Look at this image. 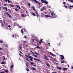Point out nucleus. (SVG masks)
<instances>
[{
    "label": "nucleus",
    "instance_id": "f257e3e1",
    "mask_svg": "<svg viewBox=\"0 0 73 73\" xmlns=\"http://www.w3.org/2000/svg\"><path fill=\"white\" fill-rule=\"evenodd\" d=\"M34 59L35 61H36V60H37V61H40V60L38 58L37 59L36 58H34Z\"/></svg>",
    "mask_w": 73,
    "mask_h": 73
},
{
    "label": "nucleus",
    "instance_id": "f03ea898",
    "mask_svg": "<svg viewBox=\"0 0 73 73\" xmlns=\"http://www.w3.org/2000/svg\"><path fill=\"white\" fill-rule=\"evenodd\" d=\"M35 14H36V15H36V17H38V16H39L38 13H37V12H35Z\"/></svg>",
    "mask_w": 73,
    "mask_h": 73
},
{
    "label": "nucleus",
    "instance_id": "7ed1b4c3",
    "mask_svg": "<svg viewBox=\"0 0 73 73\" xmlns=\"http://www.w3.org/2000/svg\"><path fill=\"white\" fill-rule=\"evenodd\" d=\"M43 3L46 4H48V2L46 1V0H45Z\"/></svg>",
    "mask_w": 73,
    "mask_h": 73
},
{
    "label": "nucleus",
    "instance_id": "20e7f679",
    "mask_svg": "<svg viewBox=\"0 0 73 73\" xmlns=\"http://www.w3.org/2000/svg\"><path fill=\"white\" fill-rule=\"evenodd\" d=\"M61 58H60V59H61V60H63V59H64V57L63 55H61Z\"/></svg>",
    "mask_w": 73,
    "mask_h": 73
},
{
    "label": "nucleus",
    "instance_id": "39448f33",
    "mask_svg": "<svg viewBox=\"0 0 73 73\" xmlns=\"http://www.w3.org/2000/svg\"><path fill=\"white\" fill-rule=\"evenodd\" d=\"M34 1L35 3H38V4H40V2H38L37 0H34Z\"/></svg>",
    "mask_w": 73,
    "mask_h": 73
},
{
    "label": "nucleus",
    "instance_id": "423d86ee",
    "mask_svg": "<svg viewBox=\"0 0 73 73\" xmlns=\"http://www.w3.org/2000/svg\"><path fill=\"white\" fill-rule=\"evenodd\" d=\"M56 68L57 69H59V70H61V68L60 67L57 66Z\"/></svg>",
    "mask_w": 73,
    "mask_h": 73
},
{
    "label": "nucleus",
    "instance_id": "0eeeda50",
    "mask_svg": "<svg viewBox=\"0 0 73 73\" xmlns=\"http://www.w3.org/2000/svg\"><path fill=\"white\" fill-rule=\"evenodd\" d=\"M73 8V5L70 6L68 8L70 9H72V8Z\"/></svg>",
    "mask_w": 73,
    "mask_h": 73
},
{
    "label": "nucleus",
    "instance_id": "6e6552de",
    "mask_svg": "<svg viewBox=\"0 0 73 73\" xmlns=\"http://www.w3.org/2000/svg\"><path fill=\"white\" fill-rule=\"evenodd\" d=\"M44 58L46 59V60H49V58H47L46 56L45 55H44Z\"/></svg>",
    "mask_w": 73,
    "mask_h": 73
},
{
    "label": "nucleus",
    "instance_id": "1a4fd4ad",
    "mask_svg": "<svg viewBox=\"0 0 73 73\" xmlns=\"http://www.w3.org/2000/svg\"><path fill=\"white\" fill-rule=\"evenodd\" d=\"M50 54L51 55V56H55V55L53 54V53H52L51 52H50Z\"/></svg>",
    "mask_w": 73,
    "mask_h": 73
},
{
    "label": "nucleus",
    "instance_id": "9d476101",
    "mask_svg": "<svg viewBox=\"0 0 73 73\" xmlns=\"http://www.w3.org/2000/svg\"><path fill=\"white\" fill-rule=\"evenodd\" d=\"M31 69H32V70H36V69L34 67L32 68Z\"/></svg>",
    "mask_w": 73,
    "mask_h": 73
},
{
    "label": "nucleus",
    "instance_id": "9b49d317",
    "mask_svg": "<svg viewBox=\"0 0 73 73\" xmlns=\"http://www.w3.org/2000/svg\"><path fill=\"white\" fill-rule=\"evenodd\" d=\"M17 8H19V9H21V7H19V5H17Z\"/></svg>",
    "mask_w": 73,
    "mask_h": 73
},
{
    "label": "nucleus",
    "instance_id": "f8f14e48",
    "mask_svg": "<svg viewBox=\"0 0 73 73\" xmlns=\"http://www.w3.org/2000/svg\"><path fill=\"white\" fill-rule=\"evenodd\" d=\"M28 58H31V59H33V57L31 56H29Z\"/></svg>",
    "mask_w": 73,
    "mask_h": 73
},
{
    "label": "nucleus",
    "instance_id": "ddd939ff",
    "mask_svg": "<svg viewBox=\"0 0 73 73\" xmlns=\"http://www.w3.org/2000/svg\"><path fill=\"white\" fill-rule=\"evenodd\" d=\"M68 1L69 2H71V3H73V0H68Z\"/></svg>",
    "mask_w": 73,
    "mask_h": 73
},
{
    "label": "nucleus",
    "instance_id": "4468645a",
    "mask_svg": "<svg viewBox=\"0 0 73 73\" xmlns=\"http://www.w3.org/2000/svg\"><path fill=\"white\" fill-rule=\"evenodd\" d=\"M32 15L34 16H36V14H35L34 13H32Z\"/></svg>",
    "mask_w": 73,
    "mask_h": 73
},
{
    "label": "nucleus",
    "instance_id": "2eb2a0df",
    "mask_svg": "<svg viewBox=\"0 0 73 73\" xmlns=\"http://www.w3.org/2000/svg\"><path fill=\"white\" fill-rule=\"evenodd\" d=\"M30 64L31 65H34V64H35V63L32 62H31L30 63Z\"/></svg>",
    "mask_w": 73,
    "mask_h": 73
},
{
    "label": "nucleus",
    "instance_id": "dca6fc26",
    "mask_svg": "<svg viewBox=\"0 0 73 73\" xmlns=\"http://www.w3.org/2000/svg\"><path fill=\"white\" fill-rule=\"evenodd\" d=\"M68 69V68H64L63 69V70H67Z\"/></svg>",
    "mask_w": 73,
    "mask_h": 73
},
{
    "label": "nucleus",
    "instance_id": "f3484780",
    "mask_svg": "<svg viewBox=\"0 0 73 73\" xmlns=\"http://www.w3.org/2000/svg\"><path fill=\"white\" fill-rule=\"evenodd\" d=\"M33 56H35V57H37V55L36 54H33Z\"/></svg>",
    "mask_w": 73,
    "mask_h": 73
},
{
    "label": "nucleus",
    "instance_id": "a211bd4d",
    "mask_svg": "<svg viewBox=\"0 0 73 73\" xmlns=\"http://www.w3.org/2000/svg\"><path fill=\"white\" fill-rule=\"evenodd\" d=\"M46 65L47 66H49V67H50V65H49V64H48V63H46Z\"/></svg>",
    "mask_w": 73,
    "mask_h": 73
},
{
    "label": "nucleus",
    "instance_id": "6ab92c4d",
    "mask_svg": "<svg viewBox=\"0 0 73 73\" xmlns=\"http://www.w3.org/2000/svg\"><path fill=\"white\" fill-rule=\"evenodd\" d=\"M26 59L29 61V62L30 61V60L28 59V58H26Z\"/></svg>",
    "mask_w": 73,
    "mask_h": 73
},
{
    "label": "nucleus",
    "instance_id": "aec40b11",
    "mask_svg": "<svg viewBox=\"0 0 73 73\" xmlns=\"http://www.w3.org/2000/svg\"><path fill=\"white\" fill-rule=\"evenodd\" d=\"M5 72H6V73H8V70H6L4 71Z\"/></svg>",
    "mask_w": 73,
    "mask_h": 73
},
{
    "label": "nucleus",
    "instance_id": "412c9836",
    "mask_svg": "<svg viewBox=\"0 0 73 73\" xmlns=\"http://www.w3.org/2000/svg\"><path fill=\"white\" fill-rule=\"evenodd\" d=\"M35 54H36V55H38H38H39V54H38V53L36 52H35Z\"/></svg>",
    "mask_w": 73,
    "mask_h": 73
},
{
    "label": "nucleus",
    "instance_id": "4be33fe9",
    "mask_svg": "<svg viewBox=\"0 0 73 73\" xmlns=\"http://www.w3.org/2000/svg\"><path fill=\"white\" fill-rule=\"evenodd\" d=\"M10 5L11 7H14V5L12 4H10Z\"/></svg>",
    "mask_w": 73,
    "mask_h": 73
},
{
    "label": "nucleus",
    "instance_id": "5701e85b",
    "mask_svg": "<svg viewBox=\"0 0 73 73\" xmlns=\"http://www.w3.org/2000/svg\"><path fill=\"white\" fill-rule=\"evenodd\" d=\"M0 43H3V42H4L2 40H1L0 41Z\"/></svg>",
    "mask_w": 73,
    "mask_h": 73
},
{
    "label": "nucleus",
    "instance_id": "b1692460",
    "mask_svg": "<svg viewBox=\"0 0 73 73\" xmlns=\"http://www.w3.org/2000/svg\"><path fill=\"white\" fill-rule=\"evenodd\" d=\"M45 17H49V15H45Z\"/></svg>",
    "mask_w": 73,
    "mask_h": 73
},
{
    "label": "nucleus",
    "instance_id": "393cba45",
    "mask_svg": "<svg viewBox=\"0 0 73 73\" xmlns=\"http://www.w3.org/2000/svg\"><path fill=\"white\" fill-rule=\"evenodd\" d=\"M3 61H4V60H5V56H3Z\"/></svg>",
    "mask_w": 73,
    "mask_h": 73
},
{
    "label": "nucleus",
    "instance_id": "a878e982",
    "mask_svg": "<svg viewBox=\"0 0 73 73\" xmlns=\"http://www.w3.org/2000/svg\"><path fill=\"white\" fill-rule=\"evenodd\" d=\"M19 47H20V49L21 50V49H22V47H21V45H19Z\"/></svg>",
    "mask_w": 73,
    "mask_h": 73
},
{
    "label": "nucleus",
    "instance_id": "bb28decb",
    "mask_svg": "<svg viewBox=\"0 0 73 73\" xmlns=\"http://www.w3.org/2000/svg\"><path fill=\"white\" fill-rule=\"evenodd\" d=\"M21 33L22 34H24V31H23V30H21Z\"/></svg>",
    "mask_w": 73,
    "mask_h": 73
},
{
    "label": "nucleus",
    "instance_id": "cd10ccee",
    "mask_svg": "<svg viewBox=\"0 0 73 73\" xmlns=\"http://www.w3.org/2000/svg\"><path fill=\"white\" fill-rule=\"evenodd\" d=\"M28 5L29 6V7H31V4H30V3H28Z\"/></svg>",
    "mask_w": 73,
    "mask_h": 73
},
{
    "label": "nucleus",
    "instance_id": "c85d7f7f",
    "mask_svg": "<svg viewBox=\"0 0 73 73\" xmlns=\"http://www.w3.org/2000/svg\"><path fill=\"white\" fill-rule=\"evenodd\" d=\"M3 26H4V23H1V27H3Z\"/></svg>",
    "mask_w": 73,
    "mask_h": 73
},
{
    "label": "nucleus",
    "instance_id": "c756f323",
    "mask_svg": "<svg viewBox=\"0 0 73 73\" xmlns=\"http://www.w3.org/2000/svg\"><path fill=\"white\" fill-rule=\"evenodd\" d=\"M13 66H14V65H12L11 67V69H12L13 68Z\"/></svg>",
    "mask_w": 73,
    "mask_h": 73
},
{
    "label": "nucleus",
    "instance_id": "7c9ffc66",
    "mask_svg": "<svg viewBox=\"0 0 73 73\" xmlns=\"http://www.w3.org/2000/svg\"><path fill=\"white\" fill-rule=\"evenodd\" d=\"M36 48H38V49H40V46H37L36 47Z\"/></svg>",
    "mask_w": 73,
    "mask_h": 73
},
{
    "label": "nucleus",
    "instance_id": "2f4dec72",
    "mask_svg": "<svg viewBox=\"0 0 73 73\" xmlns=\"http://www.w3.org/2000/svg\"><path fill=\"white\" fill-rule=\"evenodd\" d=\"M59 36L61 37H62V34H60L59 35Z\"/></svg>",
    "mask_w": 73,
    "mask_h": 73
},
{
    "label": "nucleus",
    "instance_id": "473e14b6",
    "mask_svg": "<svg viewBox=\"0 0 73 73\" xmlns=\"http://www.w3.org/2000/svg\"><path fill=\"white\" fill-rule=\"evenodd\" d=\"M33 9L34 10H35V7L33 6Z\"/></svg>",
    "mask_w": 73,
    "mask_h": 73
},
{
    "label": "nucleus",
    "instance_id": "72a5a7b5",
    "mask_svg": "<svg viewBox=\"0 0 73 73\" xmlns=\"http://www.w3.org/2000/svg\"><path fill=\"white\" fill-rule=\"evenodd\" d=\"M26 70H27V71H28V72L29 71V70L28 68H26Z\"/></svg>",
    "mask_w": 73,
    "mask_h": 73
},
{
    "label": "nucleus",
    "instance_id": "f704fd0d",
    "mask_svg": "<svg viewBox=\"0 0 73 73\" xmlns=\"http://www.w3.org/2000/svg\"><path fill=\"white\" fill-rule=\"evenodd\" d=\"M5 9L6 10V11H8V9H7V7H5Z\"/></svg>",
    "mask_w": 73,
    "mask_h": 73
},
{
    "label": "nucleus",
    "instance_id": "c9c22d12",
    "mask_svg": "<svg viewBox=\"0 0 73 73\" xmlns=\"http://www.w3.org/2000/svg\"><path fill=\"white\" fill-rule=\"evenodd\" d=\"M5 64V62H2L1 63V64Z\"/></svg>",
    "mask_w": 73,
    "mask_h": 73
},
{
    "label": "nucleus",
    "instance_id": "e433bc0d",
    "mask_svg": "<svg viewBox=\"0 0 73 73\" xmlns=\"http://www.w3.org/2000/svg\"><path fill=\"white\" fill-rule=\"evenodd\" d=\"M53 14H54V13H51V16H53Z\"/></svg>",
    "mask_w": 73,
    "mask_h": 73
},
{
    "label": "nucleus",
    "instance_id": "4c0bfd02",
    "mask_svg": "<svg viewBox=\"0 0 73 73\" xmlns=\"http://www.w3.org/2000/svg\"><path fill=\"white\" fill-rule=\"evenodd\" d=\"M63 4H64V5H65V4H66V2H63Z\"/></svg>",
    "mask_w": 73,
    "mask_h": 73
},
{
    "label": "nucleus",
    "instance_id": "58836bf2",
    "mask_svg": "<svg viewBox=\"0 0 73 73\" xmlns=\"http://www.w3.org/2000/svg\"><path fill=\"white\" fill-rule=\"evenodd\" d=\"M6 14L7 16H9L10 15L9 14V13H8L7 12H6Z\"/></svg>",
    "mask_w": 73,
    "mask_h": 73
},
{
    "label": "nucleus",
    "instance_id": "ea45409f",
    "mask_svg": "<svg viewBox=\"0 0 73 73\" xmlns=\"http://www.w3.org/2000/svg\"><path fill=\"white\" fill-rule=\"evenodd\" d=\"M61 63H64L65 62L64 61H61Z\"/></svg>",
    "mask_w": 73,
    "mask_h": 73
},
{
    "label": "nucleus",
    "instance_id": "a19ab883",
    "mask_svg": "<svg viewBox=\"0 0 73 73\" xmlns=\"http://www.w3.org/2000/svg\"><path fill=\"white\" fill-rule=\"evenodd\" d=\"M15 11H18V9H17V8H15Z\"/></svg>",
    "mask_w": 73,
    "mask_h": 73
},
{
    "label": "nucleus",
    "instance_id": "79ce46f5",
    "mask_svg": "<svg viewBox=\"0 0 73 73\" xmlns=\"http://www.w3.org/2000/svg\"><path fill=\"white\" fill-rule=\"evenodd\" d=\"M7 1H8V3H11V1L9 0H8Z\"/></svg>",
    "mask_w": 73,
    "mask_h": 73
},
{
    "label": "nucleus",
    "instance_id": "37998d69",
    "mask_svg": "<svg viewBox=\"0 0 73 73\" xmlns=\"http://www.w3.org/2000/svg\"><path fill=\"white\" fill-rule=\"evenodd\" d=\"M24 37L25 38H27V36H24Z\"/></svg>",
    "mask_w": 73,
    "mask_h": 73
},
{
    "label": "nucleus",
    "instance_id": "c03bdc74",
    "mask_svg": "<svg viewBox=\"0 0 73 73\" xmlns=\"http://www.w3.org/2000/svg\"><path fill=\"white\" fill-rule=\"evenodd\" d=\"M25 56H26V57H29V56H28V55H27L26 54H25Z\"/></svg>",
    "mask_w": 73,
    "mask_h": 73
},
{
    "label": "nucleus",
    "instance_id": "a18cd8bd",
    "mask_svg": "<svg viewBox=\"0 0 73 73\" xmlns=\"http://www.w3.org/2000/svg\"><path fill=\"white\" fill-rule=\"evenodd\" d=\"M26 64L27 65H29V63L28 62H26Z\"/></svg>",
    "mask_w": 73,
    "mask_h": 73
},
{
    "label": "nucleus",
    "instance_id": "49530a36",
    "mask_svg": "<svg viewBox=\"0 0 73 73\" xmlns=\"http://www.w3.org/2000/svg\"><path fill=\"white\" fill-rule=\"evenodd\" d=\"M64 7H65V8H68V7H67V6L65 5Z\"/></svg>",
    "mask_w": 73,
    "mask_h": 73
},
{
    "label": "nucleus",
    "instance_id": "de8ad7c7",
    "mask_svg": "<svg viewBox=\"0 0 73 73\" xmlns=\"http://www.w3.org/2000/svg\"><path fill=\"white\" fill-rule=\"evenodd\" d=\"M42 40H43V39H41V40H40V41H41V42H42Z\"/></svg>",
    "mask_w": 73,
    "mask_h": 73
},
{
    "label": "nucleus",
    "instance_id": "09e8293b",
    "mask_svg": "<svg viewBox=\"0 0 73 73\" xmlns=\"http://www.w3.org/2000/svg\"><path fill=\"white\" fill-rule=\"evenodd\" d=\"M30 61H33V59H30Z\"/></svg>",
    "mask_w": 73,
    "mask_h": 73
},
{
    "label": "nucleus",
    "instance_id": "8fccbe9b",
    "mask_svg": "<svg viewBox=\"0 0 73 73\" xmlns=\"http://www.w3.org/2000/svg\"><path fill=\"white\" fill-rule=\"evenodd\" d=\"M31 52H32V54H35L34 52H33L32 51H31Z\"/></svg>",
    "mask_w": 73,
    "mask_h": 73
},
{
    "label": "nucleus",
    "instance_id": "3c124183",
    "mask_svg": "<svg viewBox=\"0 0 73 73\" xmlns=\"http://www.w3.org/2000/svg\"><path fill=\"white\" fill-rule=\"evenodd\" d=\"M41 43H42V42H41V41H40V42H39V44H41Z\"/></svg>",
    "mask_w": 73,
    "mask_h": 73
},
{
    "label": "nucleus",
    "instance_id": "603ef678",
    "mask_svg": "<svg viewBox=\"0 0 73 73\" xmlns=\"http://www.w3.org/2000/svg\"><path fill=\"white\" fill-rule=\"evenodd\" d=\"M9 18H11V15H9Z\"/></svg>",
    "mask_w": 73,
    "mask_h": 73
},
{
    "label": "nucleus",
    "instance_id": "864d4df0",
    "mask_svg": "<svg viewBox=\"0 0 73 73\" xmlns=\"http://www.w3.org/2000/svg\"><path fill=\"white\" fill-rule=\"evenodd\" d=\"M0 73H4V72H0Z\"/></svg>",
    "mask_w": 73,
    "mask_h": 73
},
{
    "label": "nucleus",
    "instance_id": "5fc2aeb1",
    "mask_svg": "<svg viewBox=\"0 0 73 73\" xmlns=\"http://www.w3.org/2000/svg\"><path fill=\"white\" fill-rule=\"evenodd\" d=\"M34 66H35V67H36L37 66V65H33Z\"/></svg>",
    "mask_w": 73,
    "mask_h": 73
},
{
    "label": "nucleus",
    "instance_id": "6e6d98bb",
    "mask_svg": "<svg viewBox=\"0 0 73 73\" xmlns=\"http://www.w3.org/2000/svg\"><path fill=\"white\" fill-rule=\"evenodd\" d=\"M19 52H20V53H21V54H23V52H21V51H20Z\"/></svg>",
    "mask_w": 73,
    "mask_h": 73
},
{
    "label": "nucleus",
    "instance_id": "4d7b16f0",
    "mask_svg": "<svg viewBox=\"0 0 73 73\" xmlns=\"http://www.w3.org/2000/svg\"><path fill=\"white\" fill-rule=\"evenodd\" d=\"M5 7H2V8H3V9H5Z\"/></svg>",
    "mask_w": 73,
    "mask_h": 73
},
{
    "label": "nucleus",
    "instance_id": "13d9d810",
    "mask_svg": "<svg viewBox=\"0 0 73 73\" xmlns=\"http://www.w3.org/2000/svg\"><path fill=\"white\" fill-rule=\"evenodd\" d=\"M8 27L9 28H11V26H10V25H9Z\"/></svg>",
    "mask_w": 73,
    "mask_h": 73
},
{
    "label": "nucleus",
    "instance_id": "bf43d9fd",
    "mask_svg": "<svg viewBox=\"0 0 73 73\" xmlns=\"http://www.w3.org/2000/svg\"><path fill=\"white\" fill-rule=\"evenodd\" d=\"M4 6H7V4H4Z\"/></svg>",
    "mask_w": 73,
    "mask_h": 73
},
{
    "label": "nucleus",
    "instance_id": "052dcab7",
    "mask_svg": "<svg viewBox=\"0 0 73 73\" xmlns=\"http://www.w3.org/2000/svg\"><path fill=\"white\" fill-rule=\"evenodd\" d=\"M6 2V3H7V1H8V0H4Z\"/></svg>",
    "mask_w": 73,
    "mask_h": 73
},
{
    "label": "nucleus",
    "instance_id": "680f3d73",
    "mask_svg": "<svg viewBox=\"0 0 73 73\" xmlns=\"http://www.w3.org/2000/svg\"><path fill=\"white\" fill-rule=\"evenodd\" d=\"M3 23L4 24H5V21L4 20L3 21Z\"/></svg>",
    "mask_w": 73,
    "mask_h": 73
},
{
    "label": "nucleus",
    "instance_id": "e2e57ef3",
    "mask_svg": "<svg viewBox=\"0 0 73 73\" xmlns=\"http://www.w3.org/2000/svg\"><path fill=\"white\" fill-rule=\"evenodd\" d=\"M43 8L44 9H46V8L45 7H43Z\"/></svg>",
    "mask_w": 73,
    "mask_h": 73
},
{
    "label": "nucleus",
    "instance_id": "0e129e2a",
    "mask_svg": "<svg viewBox=\"0 0 73 73\" xmlns=\"http://www.w3.org/2000/svg\"><path fill=\"white\" fill-rule=\"evenodd\" d=\"M40 11H43V10H42V9H41L40 10Z\"/></svg>",
    "mask_w": 73,
    "mask_h": 73
},
{
    "label": "nucleus",
    "instance_id": "69168bd1",
    "mask_svg": "<svg viewBox=\"0 0 73 73\" xmlns=\"http://www.w3.org/2000/svg\"><path fill=\"white\" fill-rule=\"evenodd\" d=\"M22 17H24V15L23 14H22Z\"/></svg>",
    "mask_w": 73,
    "mask_h": 73
},
{
    "label": "nucleus",
    "instance_id": "338daca9",
    "mask_svg": "<svg viewBox=\"0 0 73 73\" xmlns=\"http://www.w3.org/2000/svg\"><path fill=\"white\" fill-rule=\"evenodd\" d=\"M26 41H24V42H23V44H25V42H26Z\"/></svg>",
    "mask_w": 73,
    "mask_h": 73
},
{
    "label": "nucleus",
    "instance_id": "774afa93",
    "mask_svg": "<svg viewBox=\"0 0 73 73\" xmlns=\"http://www.w3.org/2000/svg\"><path fill=\"white\" fill-rule=\"evenodd\" d=\"M9 12H10V13H11V11L10 10H9Z\"/></svg>",
    "mask_w": 73,
    "mask_h": 73
}]
</instances>
